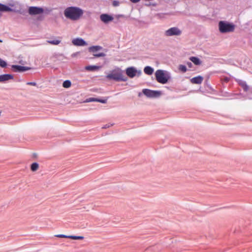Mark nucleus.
Returning <instances> with one entry per match:
<instances>
[{"instance_id": "nucleus-7", "label": "nucleus", "mask_w": 252, "mask_h": 252, "mask_svg": "<svg viewBox=\"0 0 252 252\" xmlns=\"http://www.w3.org/2000/svg\"><path fill=\"white\" fill-rule=\"evenodd\" d=\"M43 9L41 7L32 6L29 9V13L31 15H37L43 13Z\"/></svg>"}, {"instance_id": "nucleus-1", "label": "nucleus", "mask_w": 252, "mask_h": 252, "mask_svg": "<svg viewBox=\"0 0 252 252\" xmlns=\"http://www.w3.org/2000/svg\"><path fill=\"white\" fill-rule=\"evenodd\" d=\"M83 14V11L77 7L71 6L66 8L64 11L65 17L72 20H77Z\"/></svg>"}, {"instance_id": "nucleus-26", "label": "nucleus", "mask_w": 252, "mask_h": 252, "mask_svg": "<svg viewBox=\"0 0 252 252\" xmlns=\"http://www.w3.org/2000/svg\"><path fill=\"white\" fill-rule=\"evenodd\" d=\"M94 56L95 57H105V54H104V53H94Z\"/></svg>"}, {"instance_id": "nucleus-3", "label": "nucleus", "mask_w": 252, "mask_h": 252, "mask_svg": "<svg viewBox=\"0 0 252 252\" xmlns=\"http://www.w3.org/2000/svg\"><path fill=\"white\" fill-rule=\"evenodd\" d=\"M219 26L220 31L221 33L232 32L235 29L234 25L224 21H220Z\"/></svg>"}, {"instance_id": "nucleus-9", "label": "nucleus", "mask_w": 252, "mask_h": 252, "mask_svg": "<svg viewBox=\"0 0 252 252\" xmlns=\"http://www.w3.org/2000/svg\"><path fill=\"white\" fill-rule=\"evenodd\" d=\"M72 42L75 46H83L87 45L86 41L81 38H74L72 40Z\"/></svg>"}, {"instance_id": "nucleus-29", "label": "nucleus", "mask_w": 252, "mask_h": 252, "mask_svg": "<svg viewBox=\"0 0 252 252\" xmlns=\"http://www.w3.org/2000/svg\"><path fill=\"white\" fill-rule=\"evenodd\" d=\"M96 101L101 102L102 103H106L107 102V99H101L97 98V100H96Z\"/></svg>"}, {"instance_id": "nucleus-16", "label": "nucleus", "mask_w": 252, "mask_h": 252, "mask_svg": "<svg viewBox=\"0 0 252 252\" xmlns=\"http://www.w3.org/2000/svg\"><path fill=\"white\" fill-rule=\"evenodd\" d=\"M144 71L147 75H152L154 72V69L151 66H147L144 68Z\"/></svg>"}, {"instance_id": "nucleus-19", "label": "nucleus", "mask_w": 252, "mask_h": 252, "mask_svg": "<svg viewBox=\"0 0 252 252\" xmlns=\"http://www.w3.org/2000/svg\"><path fill=\"white\" fill-rule=\"evenodd\" d=\"M100 68L99 66L96 65H88L86 66L85 68L87 70L89 71H94L95 70L98 69Z\"/></svg>"}, {"instance_id": "nucleus-21", "label": "nucleus", "mask_w": 252, "mask_h": 252, "mask_svg": "<svg viewBox=\"0 0 252 252\" xmlns=\"http://www.w3.org/2000/svg\"><path fill=\"white\" fill-rule=\"evenodd\" d=\"M71 85V83L69 80H65L63 82V87L65 88H68Z\"/></svg>"}, {"instance_id": "nucleus-8", "label": "nucleus", "mask_w": 252, "mask_h": 252, "mask_svg": "<svg viewBox=\"0 0 252 252\" xmlns=\"http://www.w3.org/2000/svg\"><path fill=\"white\" fill-rule=\"evenodd\" d=\"M11 68L14 71L19 72H23L30 69V68L29 67L23 66L18 65H12Z\"/></svg>"}, {"instance_id": "nucleus-32", "label": "nucleus", "mask_w": 252, "mask_h": 252, "mask_svg": "<svg viewBox=\"0 0 252 252\" xmlns=\"http://www.w3.org/2000/svg\"><path fill=\"white\" fill-rule=\"evenodd\" d=\"M130 1L131 2H132V3H137V2H138L139 1H140V0H130Z\"/></svg>"}, {"instance_id": "nucleus-33", "label": "nucleus", "mask_w": 252, "mask_h": 252, "mask_svg": "<svg viewBox=\"0 0 252 252\" xmlns=\"http://www.w3.org/2000/svg\"><path fill=\"white\" fill-rule=\"evenodd\" d=\"M109 126H110L109 125H106L104 126H103L102 128H106L109 127Z\"/></svg>"}, {"instance_id": "nucleus-17", "label": "nucleus", "mask_w": 252, "mask_h": 252, "mask_svg": "<svg viewBox=\"0 0 252 252\" xmlns=\"http://www.w3.org/2000/svg\"><path fill=\"white\" fill-rule=\"evenodd\" d=\"M189 60L193 62L195 65H200L201 63V62L199 58L196 57H191Z\"/></svg>"}, {"instance_id": "nucleus-28", "label": "nucleus", "mask_w": 252, "mask_h": 252, "mask_svg": "<svg viewBox=\"0 0 252 252\" xmlns=\"http://www.w3.org/2000/svg\"><path fill=\"white\" fill-rule=\"evenodd\" d=\"M56 236L57 237H59V238H68V235H63V234H59V235H56Z\"/></svg>"}, {"instance_id": "nucleus-4", "label": "nucleus", "mask_w": 252, "mask_h": 252, "mask_svg": "<svg viewBox=\"0 0 252 252\" xmlns=\"http://www.w3.org/2000/svg\"><path fill=\"white\" fill-rule=\"evenodd\" d=\"M155 76L157 81L161 84H166L169 78L167 74L164 73L162 70H158L155 73Z\"/></svg>"}, {"instance_id": "nucleus-35", "label": "nucleus", "mask_w": 252, "mask_h": 252, "mask_svg": "<svg viewBox=\"0 0 252 252\" xmlns=\"http://www.w3.org/2000/svg\"><path fill=\"white\" fill-rule=\"evenodd\" d=\"M1 16V13L0 12V17Z\"/></svg>"}, {"instance_id": "nucleus-15", "label": "nucleus", "mask_w": 252, "mask_h": 252, "mask_svg": "<svg viewBox=\"0 0 252 252\" xmlns=\"http://www.w3.org/2000/svg\"><path fill=\"white\" fill-rule=\"evenodd\" d=\"M102 49V47L100 46H93L89 48V50L90 52L95 53L96 51L100 50Z\"/></svg>"}, {"instance_id": "nucleus-22", "label": "nucleus", "mask_w": 252, "mask_h": 252, "mask_svg": "<svg viewBox=\"0 0 252 252\" xmlns=\"http://www.w3.org/2000/svg\"><path fill=\"white\" fill-rule=\"evenodd\" d=\"M68 238L73 240H82L84 239V237L81 236L68 235Z\"/></svg>"}, {"instance_id": "nucleus-25", "label": "nucleus", "mask_w": 252, "mask_h": 252, "mask_svg": "<svg viewBox=\"0 0 252 252\" xmlns=\"http://www.w3.org/2000/svg\"><path fill=\"white\" fill-rule=\"evenodd\" d=\"M179 69L180 70L182 71L183 72H185L187 71V67L185 65H180L179 66Z\"/></svg>"}, {"instance_id": "nucleus-24", "label": "nucleus", "mask_w": 252, "mask_h": 252, "mask_svg": "<svg viewBox=\"0 0 252 252\" xmlns=\"http://www.w3.org/2000/svg\"><path fill=\"white\" fill-rule=\"evenodd\" d=\"M7 66V63L5 61L0 58V66L2 67H5Z\"/></svg>"}, {"instance_id": "nucleus-12", "label": "nucleus", "mask_w": 252, "mask_h": 252, "mask_svg": "<svg viewBox=\"0 0 252 252\" xmlns=\"http://www.w3.org/2000/svg\"><path fill=\"white\" fill-rule=\"evenodd\" d=\"M14 77L12 75L9 74H5L0 75V82L3 83L10 80L13 79Z\"/></svg>"}, {"instance_id": "nucleus-6", "label": "nucleus", "mask_w": 252, "mask_h": 252, "mask_svg": "<svg viewBox=\"0 0 252 252\" xmlns=\"http://www.w3.org/2000/svg\"><path fill=\"white\" fill-rule=\"evenodd\" d=\"M143 93L148 97H157L160 96L161 93L158 91H153L147 89H143Z\"/></svg>"}, {"instance_id": "nucleus-14", "label": "nucleus", "mask_w": 252, "mask_h": 252, "mask_svg": "<svg viewBox=\"0 0 252 252\" xmlns=\"http://www.w3.org/2000/svg\"><path fill=\"white\" fill-rule=\"evenodd\" d=\"M203 80V78L201 76H198L192 78L190 81L192 84H200Z\"/></svg>"}, {"instance_id": "nucleus-18", "label": "nucleus", "mask_w": 252, "mask_h": 252, "mask_svg": "<svg viewBox=\"0 0 252 252\" xmlns=\"http://www.w3.org/2000/svg\"><path fill=\"white\" fill-rule=\"evenodd\" d=\"M12 10V9L10 7L3 4L0 3V11H11Z\"/></svg>"}, {"instance_id": "nucleus-13", "label": "nucleus", "mask_w": 252, "mask_h": 252, "mask_svg": "<svg viewBox=\"0 0 252 252\" xmlns=\"http://www.w3.org/2000/svg\"><path fill=\"white\" fill-rule=\"evenodd\" d=\"M236 81L238 84L243 89L245 92H247L249 90V87L245 81L239 79L237 80Z\"/></svg>"}, {"instance_id": "nucleus-27", "label": "nucleus", "mask_w": 252, "mask_h": 252, "mask_svg": "<svg viewBox=\"0 0 252 252\" xmlns=\"http://www.w3.org/2000/svg\"><path fill=\"white\" fill-rule=\"evenodd\" d=\"M96 100H97V98L91 97L87 99V102L96 101Z\"/></svg>"}, {"instance_id": "nucleus-10", "label": "nucleus", "mask_w": 252, "mask_h": 252, "mask_svg": "<svg viewBox=\"0 0 252 252\" xmlns=\"http://www.w3.org/2000/svg\"><path fill=\"white\" fill-rule=\"evenodd\" d=\"M136 69L134 67H129L126 69V74L130 78H133L136 76Z\"/></svg>"}, {"instance_id": "nucleus-23", "label": "nucleus", "mask_w": 252, "mask_h": 252, "mask_svg": "<svg viewBox=\"0 0 252 252\" xmlns=\"http://www.w3.org/2000/svg\"><path fill=\"white\" fill-rule=\"evenodd\" d=\"M48 42L52 45H58L60 43L61 40L58 39L48 40Z\"/></svg>"}, {"instance_id": "nucleus-30", "label": "nucleus", "mask_w": 252, "mask_h": 252, "mask_svg": "<svg viewBox=\"0 0 252 252\" xmlns=\"http://www.w3.org/2000/svg\"><path fill=\"white\" fill-rule=\"evenodd\" d=\"M113 5L114 6H118L119 5V2L118 1L114 0L113 1Z\"/></svg>"}, {"instance_id": "nucleus-11", "label": "nucleus", "mask_w": 252, "mask_h": 252, "mask_svg": "<svg viewBox=\"0 0 252 252\" xmlns=\"http://www.w3.org/2000/svg\"><path fill=\"white\" fill-rule=\"evenodd\" d=\"M100 20L104 23H108L113 20V17L107 14H102L100 16Z\"/></svg>"}, {"instance_id": "nucleus-5", "label": "nucleus", "mask_w": 252, "mask_h": 252, "mask_svg": "<svg viewBox=\"0 0 252 252\" xmlns=\"http://www.w3.org/2000/svg\"><path fill=\"white\" fill-rule=\"evenodd\" d=\"M182 34V31L178 27H172L165 32L164 34L166 36H179Z\"/></svg>"}, {"instance_id": "nucleus-2", "label": "nucleus", "mask_w": 252, "mask_h": 252, "mask_svg": "<svg viewBox=\"0 0 252 252\" xmlns=\"http://www.w3.org/2000/svg\"><path fill=\"white\" fill-rule=\"evenodd\" d=\"M106 78L108 80H113L117 82H126L127 80V77L124 75L123 70L119 68L112 70L106 76Z\"/></svg>"}, {"instance_id": "nucleus-34", "label": "nucleus", "mask_w": 252, "mask_h": 252, "mask_svg": "<svg viewBox=\"0 0 252 252\" xmlns=\"http://www.w3.org/2000/svg\"><path fill=\"white\" fill-rule=\"evenodd\" d=\"M188 65L189 66V65H190L191 64V63H188Z\"/></svg>"}, {"instance_id": "nucleus-31", "label": "nucleus", "mask_w": 252, "mask_h": 252, "mask_svg": "<svg viewBox=\"0 0 252 252\" xmlns=\"http://www.w3.org/2000/svg\"><path fill=\"white\" fill-rule=\"evenodd\" d=\"M27 84L28 85L36 86V83L35 82H28Z\"/></svg>"}, {"instance_id": "nucleus-20", "label": "nucleus", "mask_w": 252, "mask_h": 252, "mask_svg": "<svg viewBox=\"0 0 252 252\" xmlns=\"http://www.w3.org/2000/svg\"><path fill=\"white\" fill-rule=\"evenodd\" d=\"M39 168V164L37 162H34L32 164L31 169L32 171H36Z\"/></svg>"}]
</instances>
